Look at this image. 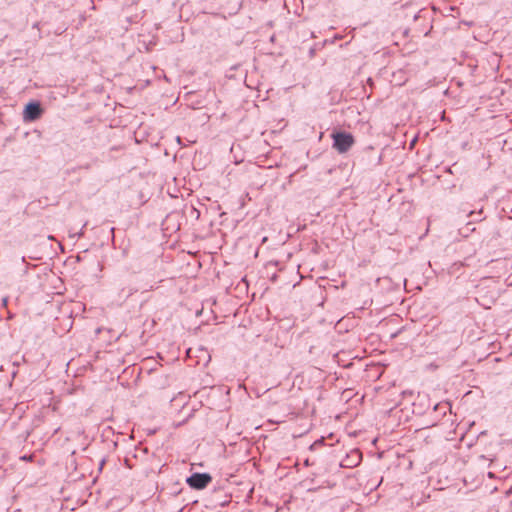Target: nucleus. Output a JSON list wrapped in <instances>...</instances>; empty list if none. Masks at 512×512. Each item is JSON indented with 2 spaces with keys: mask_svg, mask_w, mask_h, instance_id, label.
<instances>
[{
  "mask_svg": "<svg viewBox=\"0 0 512 512\" xmlns=\"http://www.w3.org/2000/svg\"><path fill=\"white\" fill-rule=\"evenodd\" d=\"M177 142L181 143V138L179 136L177 137Z\"/></svg>",
  "mask_w": 512,
  "mask_h": 512,
  "instance_id": "nucleus-12",
  "label": "nucleus"
},
{
  "mask_svg": "<svg viewBox=\"0 0 512 512\" xmlns=\"http://www.w3.org/2000/svg\"><path fill=\"white\" fill-rule=\"evenodd\" d=\"M186 483L190 488L194 489L195 481L193 480V473L186 478Z\"/></svg>",
  "mask_w": 512,
  "mask_h": 512,
  "instance_id": "nucleus-6",
  "label": "nucleus"
},
{
  "mask_svg": "<svg viewBox=\"0 0 512 512\" xmlns=\"http://www.w3.org/2000/svg\"><path fill=\"white\" fill-rule=\"evenodd\" d=\"M324 445V438H320V439H317L316 441H314L310 446H309V450L310 451H315L318 449V447L320 446H323Z\"/></svg>",
  "mask_w": 512,
  "mask_h": 512,
  "instance_id": "nucleus-4",
  "label": "nucleus"
},
{
  "mask_svg": "<svg viewBox=\"0 0 512 512\" xmlns=\"http://www.w3.org/2000/svg\"><path fill=\"white\" fill-rule=\"evenodd\" d=\"M22 459H23V460H30V457H28V456H23V457H22Z\"/></svg>",
  "mask_w": 512,
  "mask_h": 512,
  "instance_id": "nucleus-11",
  "label": "nucleus"
},
{
  "mask_svg": "<svg viewBox=\"0 0 512 512\" xmlns=\"http://www.w3.org/2000/svg\"><path fill=\"white\" fill-rule=\"evenodd\" d=\"M193 480L195 481L194 489L202 490L212 482V476L209 473H193Z\"/></svg>",
  "mask_w": 512,
  "mask_h": 512,
  "instance_id": "nucleus-3",
  "label": "nucleus"
},
{
  "mask_svg": "<svg viewBox=\"0 0 512 512\" xmlns=\"http://www.w3.org/2000/svg\"><path fill=\"white\" fill-rule=\"evenodd\" d=\"M356 456H357L358 460H357V462L355 463V465H357V464L359 463V461H360V454H359L358 452H356Z\"/></svg>",
  "mask_w": 512,
  "mask_h": 512,
  "instance_id": "nucleus-9",
  "label": "nucleus"
},
{
  "mask_svg": "<svg viewBox=\"0 0 512 512\" xmlns=\"http://www.w3.org/2000/svg\"><path fill=\"white\" fill-rule=\"evenodd\" d=\"M2 302H3V305L6 306L7 305V302H8V298L7 297H4L2 299Z\"/></svg>",
  "mask_w": 512,
  "mask_h": 512,
  "instance_id": "nucleus-7",
  "label": "nucleus"
},
{
  "mask_svg": "<svg viewBox=\"0 0 512 512\" xmlns=\"http://www.w3.org/2000/svg\"><path fill=\"white\" fill-rule=\"evenodd\" d=\"M474 214H476V212H474V211H471V212L469 213V215H470V216H472V215H474Z\"/></svg>",
  "mask_w": 512,
  "mask_h": 512,
  "instance_id": "nucleus-13",
  "label": "nucleus"
},
{
  "mask_svg": "<svg viewBox=\"0 0 512 512\" xmlns=\"http://www.w3.org/2000/svg\"><path fill=\"white\" fill-rule=\"evenodd\" d=\"M333 139L332 147L340 154L346 153L354 145L355 139L350 132L336 131L331 135Z\"/></svg>",
  "mask_w": 512,
  "mask_h": 512,
  "instance_id": "nucleus-1",
  "label": "nucleus"
},
{
  "mask_svg": "<svg viewBox=\"0 0 512 512\" xmlns=\"http://www.w3.org/2000/svg\"><path fill=\"white\" fill-rule=\"evenodd\" d=\"M43 112L39 101H30L23 109V120L24 122H34L42 116Z\"/></svg>",
  "mask_w": 512,
  "mask_h": 512,
  "instance_id": "nucleus-2",
  "label": "nucleus"
},
{
  "mask_svg": "<svg viewBox=\"0 0 512 512\" xmlns=\"http://www.w3.org/2000/svg\"><path fill=\"white\" fill-rule=\"evenodd\" d=\"M304 465H305V466H310L309 459H306V460L304 461Z\"/></svg>",
  "mask_w": 512,
  "mask_h": 512,
  "instance_id": "nucleus-10",
  "label": "nucleus"
},
{
  "mask_svg": "<svg viewBox=\"0 0 512 512\" xmlns=\"http://www.w3.org/2000/svg\"><path fill=\"white\" fill-rule=\"evenodd\" d=\"M428 11L425 9L420 10L417 14L414 15V20H418L419 18L426 17Z\"/></svg>",
  "mask_w": 512,
  "mask_h": 512,
  "instance_id": "nucleus-5",
  "label": "nucleus"
},
{
  "mask_svg": "<svg viewBox=\"0 0 512 512\" xmlns=\"http://www.w3.org/2000/svg\"><path fill=\"white\" fill-rule=\"evenodd\" d=\"M184 508H180L177 512H183Z\"/></svg>",
  "mask_w": 512,
  "mask_h": 512,
  "instance_id": "nucleus-14",
  "label": "nucleus"
},
{
  "mask_svg": "<svg viewBox=\"0 0 512 512\" xmlns=\"http://www.w3.org/2000/svg\"><path fill=\"white\" fill-rule=\"evenodd\" d=\"M77 236L78 237H82L83 236V228L77 233Z\"/></svg>",
  "mask_w": 512,
  "mask_h": 512,
  "instance_id": "nucleus-8",
  "label": "nucleus"
}]
</instances>
